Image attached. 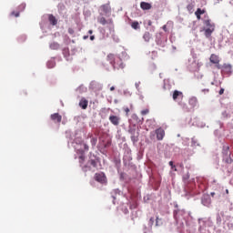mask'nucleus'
I'll list each match as a JSON object with an SVG mask.
<instances>
[{"label": "nucleus", "instance_id": "obj_31", "mask_svg": "<svg viewBox=\"0 0 233 233\" xmlns=\"http://www.w3.org/2000/svg\"><path fill=\"white\" fill-rule=\"evenodd\" d=\"M169 166L172 167V168H175L176 166H174V162L173 161H169Z\"/></svg>", "mask_w": 233, "mask_h": 233}, {"label": "nucleus", "instance_id": "obj_11", "mask_svg": "<svg viewBox=\"0 0 233 233\" xmlns=\"http://www.w3.org/2000/svg\"><path fill=\"white\" fill-rule=\"evenodd\" d=\"M109 121L112 125H114V127H119V123H121V117L111 115L109 116Z\"/></svg>", "mask_w": 233, "mask_h": 233}, {"label": "nucleus", "instance_id": "obj_36", "mask_svg": "<svg viewBox=\"0 0 233 233\" xmlns=\"http://www.w3.org/2000/svg\"><path fill=\"white\" fill-rule=\"evenodd\" d=\"M147 25H148V26H152V21H151V20H148V21H147Z\"/></svg>", "mask_w": 233, "mask_h": 233}, {"label": "nucleus", "instance_id": "obj_8", "mask_svg": "<svg viewBox=\"0 0 233 233\" xmlns=\"http://www.w3.org/2000/svg\"><path fill=\"white\" fill-rule=\"evenodd\" d=\"M209 61L213 65H216V68H218V70H221V65H219V56H218V55L212 54L209 57Z\"/></svg>", "mask_w": 233, "mask_h": 233}, {"label": "nucleus", "instance_id": "obj_34", "mask_svg": "<svg viewBox=\"0 0 233 233\" xmlns=\"http://www.w3.org/2000/svg\"><path fill=\"white\" fill-rule=\"evenodd\" d=\"M88 148H89V147H88V145L84 144V149L86 150V151H88Z\"/></svg>", "mask_w": 233, "mask_h": 233}, {"label": "nucleus", "instance_id": "obj_19", "mask_svg": "<svg viewBox=\"0 0 233 233\" xmlns=\"http://www.w3.org/2000/svg\"><path fill=\"white\" fill-rule=\"evenodd\" d=\"M178 97H183V92L175 90L173 92V99H174V101H176V99H177Z\"/></svg>", "mask_w": 233, "mask_h": 233}, {"label": "nucleus", "instance_id": "obj_18", "mask_svg": "<svg viewBox=\"0 0 233 233\" xmlns=\"http://www.w3.org/2000/svg\"><path fill=\"white\" fill-rule=\"evenodd\" d=\"M143 39L146 41V43H149L150 39H152V35L150 32H145L143 35Z\"/></svg>", "mask_w": 233, "mask_h": 233}, {"label": "nucleus", "instance_id": "obj_22", "mask_svg": "<svg viewBox=\"0 0 233 233\" xmlns=\"http://www.w3.org/2000/svg\"><path fill=\"white\" fill-rule=\"evenodd\" d=\"M222 154H223V156H230V151H229L228 146H226L223 147Z\"/></svg>", "mask_w": 233, "mask_h": 233}, {"label": "nucleus", "instance_id": "obj_44", "mask_svg": "<svg viewBox=\"0 0 233 233\" xmlns=\"http://www.w3.org/2000/svg\"><path fill=\"white\" fill-rule=\"evenodd\" d=\"M211 85H214V82H212Z\"/></svg>", "mask_w": 233, "mask_h": 233}, {"label": "nucleus", "instance_id": "obj_13", "mask_svg": "<svg viewBox=\"0 0 233 233\" xmlns=\"http://www.w3.org/2000/svg\"><path fill=\"white\" fill-rule=\"evenodd\" d=\"M157 134V139L158 141H163V138L165 137V130L163 128H158L156 131Z\"/></svg>", "mask_w": 233, "mask_h": 233}, {"label": "nucleus", "instance_id": "obj_3", "mask_svg": "<svg viewBox=\"0 0 233 233\" xmlns=\"http://www.w3.org/2000/svg\"><path fill=\"white\" fill-rule=\"evenodd\" d=\"M204 25L206 26L203 28L204 35L208 39V37L212 35V33L214 32V30H216V24H214L210 19H206L204 20Z\"/></svg>", "mask_w": 233, "mask_h": 233}, {"label": "nucleus", "instance_id": "obj_24", "mask_svg": "<svg viewBox=\"0 0 233 233\" xmlns=\"http://www.w3.org/2000/svg\"><path fill=\"white\" fill-rule=\"evenodd\" d=\"M150 110L148 108L143 109L141 111V116H147V114H149Z\"/></svg>", "mask_w": 233, "mask_h": 233}, {"label": "nucleus", "instance_id": "obj_9", "mask_svg": "<svg viewBox=\"0 0 233 233\" xmlns=\"http://www.w3.org/2000/svg\"><path fill=\"white\" fill-rule=\"evenodd\" d=\"M95 179L98 183H101L102 185L106 184V176H105V173H96L95 175Z\"/></svg>", "mask_w": 233, "mask_h": 233}, {"label": "nucleus", "instance_id": "obj_41", "mask_svg": "<svg viewBox=\"0 0 233 233\" xmlns=\"http://www.w3.org/2000/svg\"><path fill=\"white\" fill-rule=\"evenodd\" d=\"M214 196H216V193H215V192H212V193H211V197L214 198Z\"/></svg>", "mask_w": 233, "mask_h": 233}, {"label": "nucleus", "instance_id": "obj_38", "mask_svg": "<svg viewBox=\"0 0 233 233\" xmlns=\"http://www.w3.org/2000/svg\"><path fill=\"white\" fill-rule=\"evenodd\" d=\"M94 39H96V36L91 35V36H90V40H91V41H94Z\"/></svg>", "mask_w": 233, "mask_h": 233}, {"label": "nucleus", "instance_id": "obj_39", "mask_svg": "<svg viewBox=\"0 0 233 233\" xmlns=\"http://www.w3.org/2000/svg\"><path fill=\"white\" fill-rule=\"evenodd\" d=\"M110 90H111V92H114V90H116V87L111 86V87H110Z\"/></svg>", "mask_w": 233, "mask_h": 233}, {"label": "nucleus", "instance_id": "obj_28", "mask_svg": "<svg viewBox=\"0 0 233 233\" xmlns=\"http://www.w3.org/2000/svg\"><path fill=\"white\" fill-rule=\"evenodd\" d=\"M218 94H219V96H223V94H225V89L224 88H220Z\"/></svg>", "mask_w": 233, "mask_h": 233}, {"label": "nucleus", "instance_id": "obj_35", "mask_svg": "<svg viewBox=\"0 0 233 233\" xmlns=\"http://www.w3.org/2000/svg\"><path fill=\"white\" fill-rule=\"evenodd\" d=\"M149 223H150V225H154V218H151L149 219Z\"/></svg>", "mask_w": 233, "mask_h": 233}, {"label": "nucleus", "instance_id": "obj_16", "mask_svg": "<svg viewBox=\"0 0 233 233\" xmlns=\"http://www.w3.org/2000/svg\"><path fill=\"white\" fill-rule=\"evenodd\" d=\"M48 21H49L50 25H52L53 26H56V25H57V18H56V16H54V15H48Z\"/></svg>", "mask_w": 233, "mask_h": 233}, {"label": "nucleus", "instance_id": "obj_7", "mask_svg": "<svg viewBox=\"0 0 233 233\" xmlns=\"http://www.w3.org/2000/svg\"><path fill=\"white\" fill-rule=\"evenodd\" d=\"M223 161L226 162V167L228 168V172L233 171V159L230 155L223 156Z\"/></svg>", "mask_w": 233, "mask_h": 233}, {"label": "nucleus", "instance_id": "obj_32", "mask_svg": "<svg viewBox=\"0 0 233 233\" xmlns=\"http://www.w3.org/2000/svg\"><path fill=\"white\" fill-rule=\"evenodd\" d=\"M141 85V82H137V83H136L135 84V86H136V88H139V86Z\"/></svg>", "mask_w": 233, "mask_h": 233}, {"label": "nucleus", "instance_id": "obj_14", "mask_svg": "<svg viewBox=\"0 0 233 233\" xmlns=\"http://www.w3.org/2000/svg\"><path fill=\"white\" fill-rule=\"evenodd\" d=\"M79 106L83 110H86V108H88V100H86V98H85V97L81 98L80 102H79Z\"/></svg>", "mask_w": 233, "mask_h": 233}, {"label": "nucleus", "instance_id": "obj_15", "mask_svg": "<svg viewBox=\"0 0 233 233\" xmlns=\"http://www.w3.org/2000/svg\"><path fill=\"white\" fill-rule=\"evenodd\" d=\"M205 9L198 8L197 11L195 12V15L197 19L199 21L201 19V15L205 14Z\"/></svg>", "mask_w": 233, "mask_h": 233}, {"label": "nucleus", "instance_id": "obj_21", "mask_svg": "<svg viewBox=\"0 0 233 233\" xmlns=\"http://www.w3.org/2000/svg\"><path fill=\"white\" fill-rule=\"evenodd\" d=\"M51 50H59L60 46L57 42H53L50 44Z\"/></svg>", "mask_w": 233, "mask_h": 233}, {"label": "nucleus", "instance_id": "obj_6", "mask_svg": "<svg viewBox=\"0 0 233 233\" xmlns=\"http://www.w3.org/2000/svg\"><path fill=\"white\" fill-rule=\"evenodd\" d=\"M100 15H110L112 14V7L110 4L102 5L100 7Z\"/></svg>", "mask_w": 233, "mask_h": 233}, {"label": "nucleus", "instance_id": "obj_30", "mask_svg": "<svg viewBox=\"0 0 233 233\" xmlns=\"http://www.w3.org/2000/svg\"><path fill=\"white\" fill-rule=\"evenodd\" d=\"M162 30H164V32H168V29L167 28V25L162 26Z\"/></svg>", "mask_w": 233, "mask_h": 233}, {"label": "nucleus", "instance_id": "obj_4", "mask_svg": "<svg viewBox=\"0 0 233 233\" xmlns=\"http://www.w3.org/2000/svg\"><path fill=\"white\" fill-rule=\"evenodd\" d=\"M97 23L99 25H102V26L107 25L109 27V30H112L114 28V20L112 18L106 19L103 15H100L97 17Z\"/></svg>", "mask_w": 233, "mask_h": 233}, {"label": "nucleus", "instance_id": "obj_20", "mask_svg": "<svg viewBox=\"0 0 233 233\" xmlns=\"http://www.w3.org/2000/svg\"><path fill=\"white\" fill-rule=\"evenodd\" d=\"M131 27L134 30H140L141 29V25H139V22H137V21H135V22L131 23Z\"/></svg>", "mask_w": 233, "mask_h": 233}, {"label": "nucleus", "instance_id": "obj_2", "mask_svg": "<svg viewBox=\"0 0 233 233\" xmlns=\"http://www.w3.org/2000/svg\"><path fill=\"white\" fill-rule=\"evenodd\" d=\"M79 163L80 167H82V170L84 172H88V170H92L90 167V165L93 168H97V160L90 159L86 165L83 166V163H85V156L82 154L79 157Z\"/></svg>", "mask_w": 233, "mask_h": 233}, {"label": "nucleus", "instance_id": "obj_25", "mask_svg": "<svg viewBox=\"0 0 233 233\" xmlns=\"http://www.w3.org/2000/svg\"><path fill=\"white\" fill-rule=\"evenodd\" d=\"M68 34H70V35H74L75 31H74V29H72V27L68 28Z\"/></svg>", "mask_w": 233, "mask_h": 233}, {"label": "nucleus", "instance_id": "obj_40", "mask_svg": "<svg viewBox=\"0 0 233 233\" xmlns=\"http://www.w3.org/2000/svg\"><path fill=\"white\" fill-rule=\"evenodd\" d=\"M88 34L92 35V34H94V31L93 30H89Z\"/></svg>", "mask_w": 233, "mask_h": 233}, {"label": "nucleus", "instance_id": "obj_29", "mask_svg": "<svg viewBox=\"0 0 233 233\" xmlns=\"http://www.w3.org/2000/svg\"><path fill=\"white\" fill-rule=\"evenodd\" d=\"M47 66L48 68H54V64H52V62H48Z\"/></svg>", "mask_w": 233, "mask_h": 233}, {"label": "nucleus", "instance_id": "obj_17", "mask_svg": "<svg viewBox=\"0 0 233 233\" xmlns=\"http://www.w3.org/2000/svg\"><path fill=\"white\" fill-rule=\"evenodd\" d=\"M140 8H142V10H150V8H152V5L147 2H141Z\"/></svg>", "mask_w": 233, "mask_h": 233}, {"label": "nucleus", "instance_id": "obj_27", "mask_svg": "<svg viewBox=\"0 0 233 233\" xmlns=\"http://www.w3.org/2000/svg\"><path fill=\"white\" fill-rule=\"evenodd\" d=\"M11 15H15V17H19V12L15 13V11H13L11 13Z\"/></svg>", "mask_w": 233, "mask_h": 233}, {"label": "nucleus", "instance_id": "obj_1", "mask_svg": "<svg viewBox=\"0 0 233 233\" xmlns=\"http://www.w3.org/2000/svg\"><path fill=\"white\" fill-rule=\"evenodd\" d=\"M107 61L112 65L114 70H123L125 68V64L123 63V59L121 57L109 54L106 56Z\"/></svg>", "mask_w": 233, "mask_h": 233}, {"label": "nucleus", "instance_id": "obj_10", "mask_svg": "<svg viewBox=\"0 0 233 233\" xmlns=\"http://www.w3.org/2000/svg\"><path fill=\"white\" fill-rule=\"evenodd\" d=\"M221 73L222 74H227L228 76H230L232 74V66L230 64H224L221 66Z\"/></svg>", "mask_w": 233, "mask_h": 233}, {"label": "nucleus", "instance_id": "obj_23", "mask_svg": "<svg viewBox=\"0 0 233 233\" xmlns=\"http://www.w3.org/2000/svg\"><path fill=\"white\" fill-rule=\"evenodd\" d=\"M91 145H92V147H96V145H97V137H96L91 138Z\"/></svg>", "mask_w": 233, "mask_h": 233}, {"label": "nucleus", "instance_id": "obj_43", "mask_svg": "<svg viewBox=\"0 0 233 233\" xmlns=\"http://www.w3.org/2000/svg\"><path fill=\"white\" fill-rule=\"evenodd\" d=\"M226 193L228 194V189H226Z\"/></svg>", "mask_w": 233, "mask_h": 233}, {"label": "nucleus", "instance_id": "obj_12", "mask_svg": "<svg viewBox=\"0 0 233 233\" xmlns=\"http://www.w3.org/2000/svg\"><path fill=\"white\" fill-rule=\"evenodd\" d=\"M50 118L52 119V121H54V123H61V121L63 120V116L59 115V113H55L51 115Z\"/></svg>", "mask_w": 233, "mask_h": 233}, {"label": "nucleus", "instance_id": "obj_42", "mask_svg": "<svg viewBox=\"0 0 233 233\" xmlns=\"http://www.w3.org/2000/svg\"><path fill=\"white\" fill-rule=\"evenodd\" d=\"M84 39H88V36H84Z\"/></svg>", "mask_w": 233, "mask_h": 233}, {"label": "nucleus", "instance_id": "obj_5", "mask_svg": "<svg viewBox=\"0 0 233 233\" xmlns=\"http://www.w3.org/2000/svg\"><path fill=\"white\" fill-rule=\"evenodd\" d=\"M128 133L130 134L131 141L136 145L137 141H139V130L136 129V127H130L128 129Z\"/></svg>", "mask_w": 233, "mask_h": 233}, {"label": "nucleus", "instance_id": "obj_26", "mask_svg": "<svg viewBox=\"0 0 233 233\" xmlns=\"http://www.w3.org/2000/svg\"><path fill=\"white\" fill-rule=\"evenodd\" d=\"M124 112H126L127 116L130 113V108L128 107H124Z\"/></svg>", "mask_w": 233, "mask_h": 233}, {"label": "nucleus", "instance_id": "obj_37", "mask_svg": "<svg viewBox=\"0 0 233 233\" xmlns=\"http://www.w3.org/2000/svg\"><path fill=\"white\" fill-rule=\"evenodd\" d=\"M202 92L208 93V92H210V90L209 89H203Z\"/></svg>", "mask_w": 233, "mask_h": 233}, {"label": "nucleus", "instance_id": "obj_33", "mask_svg": "<svg viewBox=\"0 0 233 233\" xmlns=\"http://www.w3.org/2000/svg\"><path fill=\"white\" fill-rule=\"evenodd\" d=\"M191 143H192V147H196V140L194 138H192Z\"/></svg>", "mask_w": 233, "mask_h": 233}, {"label": "nucleus", "instance_id": "obj_45", "mask_svg": "<svg viewBox=\"0 0 233 233\" xmlns=\"http://www.w3.org/2000/svg\"><path fill=\"white\" fill-rule=\"evenodd\" d=\"M157 219H159V218H157Z\"/></svg>", "mask_w": 233, "mask_h": 233}]
</instances>
